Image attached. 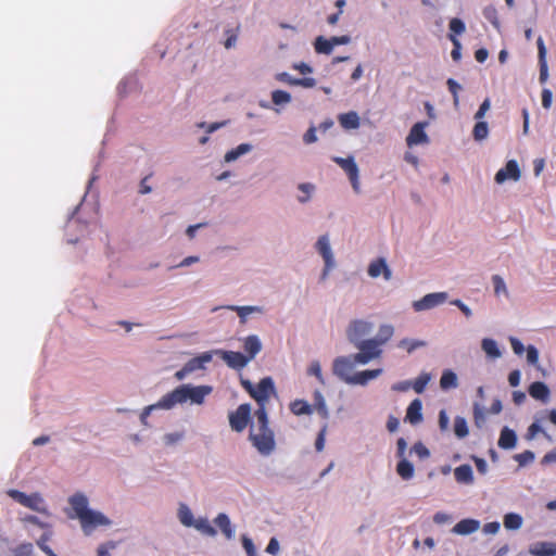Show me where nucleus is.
<instances>
[{"label": "nucleus", "instance_id": "obj_47", "mask_svg": "<svg viewBox=\"0 0 556 556\" xmlns=\"http://www.w3.org/2000/svg\"><path fill=\"white\" fill-rule=\"evenodd\" d=\"M488 124L485 122H477L472 131L475 140L481 141L488 137Z\"/></svg>", "mask_w": 556, "mask_h": 556}, {"label": "nucleus", "instance_id": "obj_21", "mask_svg": "<svg viewBox=\"0 0 556 556\" xmlns=\"http://www.w3.org/2000/svg\"><path fill=\"white\" fill-rule=\"evenodd\" d=\"M529 553L533 556H556V543L538 542L530 546Z\"/></svg>", "mask_w": 556, "mask_h": 556}, {"label": "nucleus", "instance_id": "obj_24", "mask_svg": "<svg viewBox=\"0 0 556 556\" xmlns=\"http://www.w3.org/2000/svg\"><path fill=\"white\" fill-rule=\"evenodd\" d=\"M517 443V435L514 430L509 429L508 427H504L501 431L500 439H498V446L503 450H510L516 446Z\"/></svg>", "mask_w": 556, "mask_h": 556}, {"label": "nucleus", "instance_id": "obj_40", "mask_svg": "<svg viewBox=\"0 0 556 556\" xmlns=\"http://www.w3.org/2000/svg\"><path fill=\"white\" fill-rule=\"evenodd\" d=\"M539 421H540V419L532 422L529 426V428L527 430L526 439L533 440L536 437V434L542 433L547 440L551 441L552 437L541 427Z\"/></svg>", "mask_w": 556, "mask_h": 556}, {"label": "nucleus", "instance_id": "obj_54", "mask_svg": "<svg viewBox=\"0 0 556 556\" xmlns=\"http://www.w3.org/2000/svg\"><path fill=\"white\" fill-rule=\"evenodd\" d=\"M515 459L520 466H526L534 460V453L531 451H525L522 453L516 454Z\"/></svg>", "mask_w": 556, "mask_h": 556}, {"label": "nucleus", "instance_id": "obj_57", "mask_svg": "<svg viewBox=\"0 0 556 556\" xmlns=\"http://www.w3.org/2000/svg\"><path fill=\"white\" fill-rule=\"evenodd\" d=\"M116 547V543L113 541H109L106 543L101 544L98 549V556H111V551Z\"/></svg>", "mask_w": 556, "mask_h": 556}, {"label": "nucleus", "instance_id": "obj_23", "mask_svg": "<svg viewBox=\"0 0 556 556\" xmlns=\"http://www.w3.org/2000/svg\"><path fill=\"white\" fill-rule=\"evenodd\" d=\"M243 349L244 352L248 354L245 356L249 357V361H252L256 356V354H258L262 350L261 340L255 334L248 336L243 340Z\"/></svg>", "mask_w": 556, "mask_h": 556}, {"label": "nucleus", "instance_id": "obj_51", "mask_svg": "<svg viewBox=\"0 0 556 556\" xmlns=\"http://www.w3.org/2000/svg\"><path fill=\"white\" fill-rule=\"evenodd\" d=\"M230 309L237 312L238 316L244 320L245 317L254 312H261L258 306H231Z\"/></svg>", "mask_w": 556, "mask_h": 556}, {"label": "nucleus", "instance_id": "obj_32", "mask_svg": "<svg viewBox=\"0 0 556 556\" xmlns=\"http://www.w3.org/2000/svg\"><path fill=\"white\" fill-rule=\"evenodd\" d=\"M252 150V146L250 143H241L237 148L228 151L225 154V161L226 162H232L236 161L239 156L250 152Z\"/></svg>", "mask_w": 556, "mask_h": 556}, {"label": "nucleus", "instance_id": "obj_36", "mask_svg": "<svg viewBox=\"0 0 556 556\" xmlns=\"http://www.w3.org/2000/svg\"><path fill=\"white\" fill-rule=\"evenodd\" d=\"M394 328L391 325H382L379 328V332L376 338H374L375 341L381 346L384 343H387L393 336Z\"/></svg>", "mask_w": 556, "mask_h": 556}, {"label": "nucleus", "instance_id": "obj_7", "mask_svg": "<svg viewBox=\"0 0 556 556\" xmlns=\"http://www.w3.org/2000/svg\"><path fill=\"white\" fill-rule=\"evenodd\" d=\"M371 330H372L371 323L356 319L350 324V326L346 330V336H348V339L350 340V342H352L353 344H356L358 342L364 341L363 338L368 336L371 332Z\"/></svg>", "mask_w": 556, "mask_h": 556}, {"label": "nucleus", "instance_id": "obj_11", "mask_svg": "<svg viewBox=\"0 0 556 556\" xmlns=\"http://www.w3.org/2000/svg\"><path fill=\"white\" fill-rule=\"evenodd\" d=\"M186 402V394L184 386L177 387L172 392L165 394L161 397V400L157 402V406L162 409H170L176 404H182Z\"/></svg>", "mask_w": 556, "mask_h": 556}, {"label": "nucleus", "instance_id": "obj_42", "mask_svg": "<svg viewBox=\"0 0 556 556\" xmlns=\"http://www.w3.org/2000/svg\"><path fill=\"white\" fill-rule=\"evenodd\" d=\"M486 420L485 409L478 403L473 404V421L476 427L482 428Z\"/></svg>", "mask_w": 556, "mask_h": 556}, {"label": "nucleus", "instance_id": "obj_6", "mask_svg": "<svg viewBox=\"0 0 556 556\" xmlns=\"http://www.w3.org/2000/svg\"><path fill=\"white\" fill-rule=\"evenodd\" d=\"M251 417V406L250 404H241L233 412L229 413V424L233 431L242 432Z\"/></svg>", "mask_w": 556, "mask_h": 556}, {"label": "nucleus", "instance_id": "obj_19", "mask_svg": "<svg viewBox=\"0 0 556 556\" xmlns=\"http://www.w3.org/2000/svg\"><path fill=\"white\" fill-rule=\"evenodd\" d=\"M528 392L531 397H533L534 400H539L542 403H547L551 395L548 387L541 381L532 382L529 386Z\"/></svg>", "mask_w": 556, "mask_h": 556}, {"label": "nucleus", "instance_id": "obj_2", "mask_svg": "<svg viewBox=\"0 0 556 556\" xmlns=\"http://www.w3.org/2000/svg\"><path fill=\"white\" fill-rule=\"evenodd\" d=\"M241 386L257 403V409H266L271 394H275V384L270 377H265L254 386L250 380H241Z\"/></svg>", "mask_w": 556, "mask_h": 556}, {"label": "nucleus", "instance_id": "obj_34", "mask_svg": "<svg viewBox=\"0 0 556 556\" xmlns=\"http://www.w3.org/2000/svg\"><path fill=\"white\" fill-rule=\"evenodd\" d=\"M314 49L317 53L328 55L332 52L333 47L330 39L318 36L314 41Z\"/></svg>", "mask_w": 556, "mask_h": 556}, {"label": "nucleus", "instance_id": "obj_3", "mask_svg": "<svg viewBox=\"0 0 556 556\" xmlns=\"http://www.w3.org/2000/svg\"><path fill=\"white\" fill-rule=\"evenodd\" d=\"M359 352L353 355V359L357 364L365 365L374 358H378L382 351L380 345L374 339L364 340L354 344Z\"/></svg>", "mask_w": 556, "mask_h": 556}, {"label": "nucleus", "instance_id": "obj_4", "mask_svg": "<svg viewBox=\"0 0 556 556\" xmlns=\"http://www.w3.org/2000/svg\"><path fill=\"white\" fill-rule=\"evenodd\" d=\"M8 494L21 505L36 510L38 513L47 514V509L43 507V498L39 493L25 494L17 490H10Z\"/></svg>", "mask_w": 556, "mask_h": 556}, {"label": "nucleus", "instance_id": "obj_58", "mask_svg": "<svg viewBox=\"0 0 556 556\" xmlns=\"http://www.w3.org/2000/svg\"><path fill=\"white\" fill-rule=\"evenodd\" d=\"M412 451L417 454L419 458H427L430 455L429 450L421 442L415 443Z\"/></svg>", "mask_w": 556, "mask_h": 556}, {"label": "nucleus", "instance_id": "obj_25", "mask_svg": "<svg viewBox=\"0 0 556 556\" xmlns=\"http://www.w3.org/2000/svg\"><path fill=\"white\" fill-rule=\"evenodd\" d=\"M455 480L460 484H472L473 483V472L472 468L467 465H460L454 469Z\"/></svg>", "mask_w": 556, "mask_h": 556}, {"label": "nucleus", "instance_id": "obj_27", "mask_svg": "<svg viewBox=\"0 0 556 556\" xmlns=\"http://www.w3.org/2000/svg\"><path fill=\"white\" fill-rule=\"evenodd\" d=\"M70 503L79 519L89 510L87 497L83 494H75L70 498Z\"/></svg>", "mask_w": 556, "mask_h": 556}, {"label": "nucleus", "instance_id": "obj_53", "mask_svg": "<svg viewBox=\"0 0 556 556\" xmlns=\"http://www.w3.org/2000/svg\"><path fill=\"white\" fill-rule=\"evenodd\" d=\"M492 281H493V286H494V293L496 295H500L501 293H504L507 295V288H506L505 281L503 280V278L501 276L494 275L492 277Z\"/></svg>", "mask_w": 556, "mask_h": 556}, {"label": "nucleus", "instance_id": "obj_10", "mask_svg": "<svg viewBox=\"0 0 556 556\" xmlns=\"http://www.w3.org/2000/svg\"><path fill=\"white\" fill-rule=\"evenodd\" d=\"M79 520L86 534H89L90 530L98 526H109L111 523L110 519L103 514L90 509Z\"/></svg>", "mask_w": 556, "mask_h": 556}, {"label": "nucleus", "instance_id": "obj_14", "mask_svg": "<svg viewBox=\"0 0 556 556\" xmlns=\"http://www.w3.org/2000/svg\"><path fill=\"white\" fill-rule=\"evenodd\" d=\"M316 249L320 253V255L323 256V258L325 261L324 276H326L327 273L334 265L333 255H332L331 248L329 244V239L326 235L319 237V239L317 240V243H316Z\"/></svg>", "mask_w": 556, "mask_h": 556}, {"label": "nucleus", "instance_id": "obj_44", "mask_svg": "<svg viewBox=\"0 0 556 556\" xmlns=\"http://www.w3.org/2000/svg\"><path fill=\"white\" fill-rule=\"evenodd\" d=\"M178 517L180 522L186 527H192L195 521L191 510L186 505L180 506Z\"/></svg>", "mask_w": 556, "mask_h": 556}, {"label": "nucleus", "instance_id": "obj_43", "mask_svg": "<svg viewBox=\"0 0 556 556\" xmlns=\"http://www.w3.org/2000/svg\"><path fill=\"white\" fill-rule=\"evenodd\" d=\"M314 407L323 418H328V409L323 394L316 391L314 394Z\"/></svg>", "mask_w": 556, "mask_h": 556}, {"label": "nucleus", "instance_id": "obj_52", "mask_svg": "<svg viewBox=\"0 0 556 556\" xmlns=\"http://www.w3.org/2000/svg\"><path fill=\"white\" fill-rule=\"evenodd\" d=\"M450 40L453 42V49L451 52V56L454 61H459L462 58V45L457 37L454 35H448Z\"/></svg>", "mask_w": 556, "mask_h": 556}, {"label": "nucleus", "instance_id": "obj_28", "mask_svg": "<svg viewBox=\"0 0 556 556\" xmlns=\"http://www.w3.org/2000/svg\"><path fill=\"white\" fill-rule=\"evenodd\" d=\"M214 522L217 527H219V529L222 530L223 534L228 539H232L233 538V534H235V531L231 527V522L229 520V517L224 514V513H220L217 515V517L214 519Z\"/></svg>", "mask_w": 556, "mask_h": 556}, {"label": "nucleus", "instance_id": "obj_37", "mask_svg": "<svg viewBox=\"0 0 556 556\" xmlns=\"http://www.w3.org/2000/svg\"><path fill=\"white\" fill-rule=\"evenodd\" d=\"M197 530L202 532L205 535L214 536L216 535L215 528L210 523L206 518H199L194 521L193 526Z\"/></svg>", "mask_w": 556, "mask_h": 556}, {"label": "nucleus", "instance_id": "obj_49", "mask_svg": "<svg viewBox=\"0 0 556 556\" xmlns=\"http://www.w3.org/2000/svg\"><path fill=\"white\" fill-rule=\"evenodd\" d=\"M50 538L51 532H45L37 541V545L47 556H56V554L47 545V542L50 540Z\"/></svg>", "mask_w": 556, "mask_h": 556}, {"label": "nucleus", "instance_id": "obj_20", "mask_svg": "<svg viewBox=\"0 0 556 556\" xmlns=\"http://www.w3.org/2000/svg\"><path fill=\"white\" fill-rule=\"evenodd\" d=\"M422 403L419 399H415L407 407L405 420L412 425H417L422 420Z\"/></svg>", "mask_w": 556, "mask_h": 556}, {"label": "nucleus", "instance_id": "obj_41", "mask_svg": "<svg viewBox=\"0 0 556 556\" xmlns=\"http://www.w3.org/2000/svg\"><path fill=\"white\" fill-rule=\"evenodd\" d=\"M454 432L455 435L459 439H463L468 435V426L467 421L464 417L457 416L454 419Z\"/></svg>", "mask_w": 556, "mask_h": 556}, {"label": "nucleus", "instance_id": "obj_60", "mask_svg": "<svg viewBox=\"0 0 556 556\" xmlns=\"http://www.w3.org/2000/svg\"><path fill=\"white\" fill-rule=\"evenodd\" d=\"M242 546L248 556H255L256 549L252 540L248 536H242Z\"/></svg>", "mask_w": 556, "mask_h": 556}, {"label": "nucleus", "instance_id": "obj_61", "mask_svg": "<svg viewBox=\"0 0 556 556\" xmlns=\"http://www.w3.org/2000/svg\"><path fill=\"white\" fill-rule=\"evenodd\" d=\"M299 189L305 193V197H299V201L301 203H305L308 201V198H309V193L313 191L314 189V186L311 185V184H300L299 185Z\"/></svg>", "mask_w": 556, "mask_h": 556}, {"label": "nucleus", "instance_id": "obj_13", "mask_svg": "<svg viewBox=\"0 0 556 556\" xmlns=\"http://www.w3.org/2000/svg\"><path fill=\"white\" fill-rule=\"evenodd\" d=\"M222 355L223 361L230 367L237 370L244 368L249 361L241 352L235 351H217Z\"/></svg>", "mask_w": 556, "mask_h": 556}, {"label": "nucleus", "instance_id": "obj_59", "mask_svg": "<svg viewBox=\"0 0 556 556\" xmlns=\"http://www.w3.org/2000/svg\"><path fill=\"white\" fill-rule=\"evenodd\" d=\"M527 361L531 365H536L539 362V352L534 345H529L527 348Z\"/></svg>", "mask_w": 556, "mask_h": 556}, {"label": "nucleus", "instance_id": "obj_26", "mask_svg": "<svg viewBox=\"0 0 556 556\" xmlns=\"http://www.w3.org/2000/svg\"><path fill=\"white\" fill-rule=\"evenodd\" d=\"M382 372V369H368L353 375L350 379L351 384L365 386L369 380L377 378Z\"/></svg>", "mask_w": 556, "mask_h": 556}, {"label": "nucleus", "instance_id": "obj_1", "mask_svg": "<svg viewBox=\"0 0 556 556\" xmlns=\"http://www.w3.org/2000/svg\"><path fill=\"white\" fill-rule=\"evenodd\" d=\"M249 439L262 455H269L276 447L275 433L269 427L267 409H256L250 426Z\"/></svg>", "mask_w": 556, "mask_h": 556}, {"label": "nucleus", "instance_id": "obj_38", "mask_svg": "<svg viewBox=\"0 0 556 556\" xmlns=\"http://www.w3.org/2000/svg\"><path fill=\"white\" fill-rule=\"evenodd\" d=\"M430 379H431L430 374L422 372L414 380V382H410V386L416 393L420 394L425 391Z\"/></svg>", "mask_w": 556, "mask_h": 556}, {"label": "nucleus", "instance_id": "obj_50", "mask_svg": "<svg viewBox=\"0 0 556 556\" xmlns=\"http://www.w3.org/2000/svg\"><path fill=\"white\" fill-rule=\"evenodd\" d=\"M448 27L451 30L450 35H454L455 37L462 35L466 29L464 22L457 17L450 21Z\"/></svg>", "mask_w": 556, "mask_h": 556}, {"label": "nucleus", "instance_id": "obj_8", "mask_svg": "<svg viewBox=\"0 0 556 556\" xmlns=\"http://www.w3.org/2000/svg\"><path fill=\"white\" fill-rule=\"evenodd\" d=\"M354 364L356 363L353 359V355L351 357H338L333 362V374L344 382L351 384L350 379L353 378L352 371Z\"/></svg>", "mask_w": 556, "mask_h": 556}, {"label": "nucleus", "instance_id": "obj_48", "mask_svg": "<svg viewBox=\"0 0 556 556\" xmlns=\"http://www.w3.org/2000/svg\"><path fill=\"white\" fill-rule=\"evenodd\" d=\"M271 101L276 105L286 104L291 101V96L289 92H287L285 90H275L271 93Z\"/></svg>", "mask_w": 556, "mask_h": 556}, {"label": "nucleus", "instance_id": "obj_46", "mask_svg": "<svg viewBox=\"0 0 556 556\" xmlns=\"http://www.w3.org/2000/svg\"><path fill=\"white\" fill-rule=\"evenodd\" d=\"M239 31H240V25H237L236 28H229V29L225 30L226 40L224 42V46L226 49H230V48L235 47Z\"/></svg>", "mask_w": 556, "mask_h": 556}, {"label": "nucleus", "instance_id": "obj_35", "mask_svg": "<svg viewBox=\"0 0 556 556\" xmlns=\"http://www.w3.org/2000/svg\"><path fill=\"white\" fill-rule=\"evenodd\" d=\"M427 345V342L424 340H417V339H402L397 346L401 349L406 350L407 353H413L415 350L419 348H424Z\"/></svg>", "mask_w": 556, "mask_h": 556}, {"label": "nucleus", "instance_id": "obj_30", "mask_svg": "<svg viewBox=\"0 0 556 556\" xmlns=\"http://www.w3.org/2000/svg\"><path fill=\"white\" fill-rule=\"evenodd\" d=\"M396 472L402 479L409 480L414 476V466L406 458H402L396 465Z\"/></svg>", "mask_w": 556, "mask_h": 556}, {"label": "nucleus", "instance_id": "obj_9", "mask_svg": "<svg viewBox=\"0 0 556 556\" xmlns=\"http://www.w3.org/2000/svg\"><path fill=\"white\" fill-rule=\"evenodd\" d=\"M447 299V294L445 292H435L426 294L418 301L413 303V308L416 312L431 309L442 303H444Z\"/></svg>", "mask_w": 556, "mask_h": 556}, {"label": "nucleus", "instance_id": "obj_15", "mask_svg": "<svg viewBox=\"0 0 556 556\" xmlns=\"http://www.w3.org/2000/svg\"><path fill=\"white\" fill-rule=\"evenodd\" d=\"M186 394V402L190 400L192 403L202 404L206 395L212 392L210 386L192 387L190 384H182Z\"/></svg>", "mask_w": 556, "mask_h": 556}, {"label": "nucleus", "instance_id": "obj_18", "mask_svg": "<svg viewBox=\"0 0 556 556\" xmlns=\"http://www.w3.org/2000/svg\"><path fill=\"white\" fill-rule=\"evenodd\" d=\"M367 271L371 278H377L382 275L386 280H390L392 277V271L389 268L386 260L382 257L372 261L369 264Z\"/></svg>", "mask_w": 556, "mask_h": 556}, {"label": "nucleus", "instance_id": "obj_39", "mask_svg": "<svg viewBox=\"0 0 556 556\" xmlns=\"http://www.w3.org/2000/svg\"><path fill=\"white\" fill-rule=\"evenodd\" d=\"M522 525V518L518 514L509 513L504 516V527L509 530H517Z\"/></svg>", "mask_w": 556, "mask_h": 556}, {"label": "nucleus", "instance_id": "obj_12", "mask_svg": "<svg viewBox=\"0 0 556 556\" xmlns=\"http://www.w3.org/2000/svg\"><path fill=\"white\" fill-rule=\"evenodd\" d=\"M427 126V122H418L410 128L409 134L406 137V143L408 147L429 142V138L425 131Z\"/></svg>", "mask_w": 556, "mask_h": 556}, {"label": "nucleus", "instance_id": "obj_64", "mask_svg": "<svg viewBox=\"0 0 556 556\" xmlns=\"http://www.w3.org/2000/svg\"><path fill=\"white\" fill-rule=\"evenodd\" d=\"M472 459L475 462L477 470L481 475H485L486 471H488V464H486V462L483 458H480V457H477V456H472Z\"/></svg>", "mask_w": 556, "mask_h": 556}, {"label": "nucleus", "instance_id": "obj_33", "mask_svg": "<svg viewBox=\"0 0 556 556\" xmlns=\"http://www.w3.org/2000/svg\"><path fill=\"white\" fill-rule=\"evenodd\" d=\"M290 410L296 415H309L313 409L312 406L304 400H295L290 404Z\"/></svg>", "mask_w": 556, "mask_h": 556}, {"label": "nucleus", "instance_id": "obj_31", "mask_svg": "<svg viewBox=\"0 0 556 556\" xmlns=\"http://www.w3.org/2000/svg\"><path fill=\"white\" fill-rule=\"evenodd\" d=\"M457 386H458V382H457L456 374L450 369L444 370L441 376V379H440L441 389H443V390L455 389Z\"/></svg>", "mask_w": 556, "mask_h": 556}, {"label": "nucleus", "instance_id": "obj_29", "mask_svg": "<svg viewBox=\"0 0 556 556\" xmlns=\"http://www.w3.org/2000/svg\"><path fill=\"white\" fill-rule=\"evenodd\" d=\"M340 125L345 129H356L359 126V116L356 112L351 111L339 116Z\"/></svg>", "mask_w": 556, "mask_h": 556}, {"label": "nucleus", "instance_id": "obj_55", "mask_svg": "<svg viewBox=\"0 0 556 556\" xmlns=\"http://www.w3.org/2000/svg\"><path fill=\"white\" fill-rule=\"evenodd\" d=\"M307 372H308V375L315 376L320 383H323V384L325 383L324 377L321 374V367H320V364L318 361H314L311 363Z\"/></svg>", "mask_w": 556, "mask_h": 556}, {"label": "nucleus", "instance_id": "obj_17", "mask_svg": "<svg viewBox=\"0 0 556 556\" xmlns=\"http://www.w3.org/2000/svg\"><path fill=\"white\" fill-rule=\"evenodd\" d=\"M540 75L539 81L544 85L548 79V65L546 61V47L542 37L536 40Z\"/></svg>", "mask_w": 556, "mask_h": 556}, {"label": "nucleus", "instance_id": "obj_62", "mask_svg": "<svg viewBox=\"0 0 556 556\" xmlns=\"http://www.w3.org/2000/svg\"><path fill=\"white\" fill-rule=\"evenodd\" d=\"M553 93L549 89L544 88L542 90V106L548 110L552 105Z\"/></svg>", "mask_w": 556, "mask_h": 556}, {"label": "nucleus", "instance_id": "obj_5", "mask_svg": "<svg viewBox=\"0 0 556 556\" xmlns=\"http://www.w3.org/2000/svg\"><path fill=\"white\" fill-rule=\"evenodd\" d=\"M332 161L338 164L348 175L350 182L352 185L355 193L361 192V184H359V170L358 166L353 156L349 157H340L333 156Z\"/></svg>", "mask_w": 556, "mask_h": 556}, {"label": "nucleus", "instance_id": "obj_22", "mask_svg": "<svg viewBox=\"0 0 556 556\" xmlns=\"http://www.w3.org/2000/svg\"><path fill=\"white\" fill-rule=\"evenodd\" d=\"M479 527L480 522L476 519H463L454 526L452 531L459 535H468L476 532Z\"/></svg>", "mask_w": 556, "mask_h": 556}, {"label": "nucleus", "instance_id": "obj_56", "mask_svg": "<svg viewBox=\"0 0 556 556\" xmlns=\"http://www.w3.org/2000/svg\"><path fill=\"white\" fill-rule=\"evenodd\" d=\"M446 85H447L448 91L453 96L454 103L457 104L458 103V92L462 89L460 85L453 78H448L446 81Z\"/></svg>", "mask_w": 556, "mask_h": 556}, {"label": "nucleus", "instance_id": "obj_63", "mask_svg": "<svg viewBox=\"0 0 556 556\" xmlns=\"http://www.w3.org/2000/svg\"><path fill=\"white\" fill-rule=\"evenodd\" d=\"M510 345L515 354L522 355L525 352V346L520 340L517 338H510Z\"/></svg>", "mask_w": 556, "mask_h": 556}, {"label": "nucleus", "instance_id": "obj_45", "mask_svg": "<svg viewBox=\"0 0 556 556\" xmlns=\"http://www.w3.org/2000/svg\"><path fill=\"white\" fill-rule=\"evenodd\" d=\"M482 350L491 357H498L501 356V352L497 348V344L492 339H483L482 340Z\"/></svg>", "mask_w": 556, "mask_h": 556}, {"label": "nucleus", "instance_id": "obj_16", "mask_svg": "<svg viewBox=\"0 0 556 556\" xmlns=\"http://www.w3.org/2000/svg\"><path fill=\"white\" fill-rule=\"evenodd\" d=\"M520 178V169L515 160H510L506 165L495 174V181L503 184L507 179L518 180Z\"/></svg>", "mask_w": 556, "mask_h": 556}]
</instances>
